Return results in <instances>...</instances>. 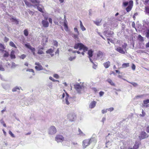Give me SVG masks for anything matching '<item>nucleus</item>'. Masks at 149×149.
I'll return each mask as SVG.
<instances>
[{
    "instance_id": "f257e3e1",
    "label": "nucleus",
    "mask_w": 149,
    "mask_h": 149,
    "mask_svg": "<svg viewBox=\"0 0 149 149\" xmlns=\"http://www.w3.org/2000/svg\"><path fill=\"white\" fill-rule=\"evenodd\" d=\"M74 48L75 49L79 48V50L83 49L84 52H86L88 50V48L81 43H76L74 46Z\"/></svg>"
},
{
    "instance_id": "f03ea898",
    "label": "nucleus",
    "mask_w": 149,
    "mask_h": 149,
    "mask_svg": "<svg viewBox=\"0 0 149 149\" xmlns=\"http://www.w3.org/2000/svg\"><path fill=\"white\" fill-rule=\"evenodd\" d=\"M74 87L78 93H80L81 91L84 89V86L82 84H80L77 83L74 85Z\"/></svg>"
},
{
    "instance_id": "7ed1b4c3",
    "label": "nucleus",
    "mask_w": 149,
    "mask_h": 149,
    "mask_svg": "<svg viewBox=\"0 0 149 149\" xmlns=\"http://www.w3.org/2000/svg\"><path fill=\"white\" fill-rule=\"evenodd\" d=\"M93 139H88L84 140L83 141V148H85L87 146L89 145L91 143V141Z\"/></svg>"
},
{
    "instance_id": "20e7f679",
    "label": "nucleus",
    "mask_w": 149,
    "mask_h": 149,
    "mask_svg": "<svg viewBox=\"0 0 149 149\" xmlns=\"http://www.w3.org/2000/svg\"><path fill=\"white\" fill-rule=\"evenodd\" d=\"M66 97L65 98V103L67 105H69L70 102H71V100L72 99H74V97H70L69 94H68L66 92Z\"/></svg>"
},
{
    "instance_id": "39448f33",
    "label": "nucleus",
    "mask_w": 149,
    "mask_h": 149,
    "mask_svg": "<svg viewBox=\"0 0 149 149\" xmlns=\"http://www.w3.org/2000/svg\"><path fill=\"white\" fill-rule=\"evenodd\" d=\"M48 132L50 134H54L56 132V130L54 126H51L49 129Z\"/></svg>"
},
{
    "instance_id": "423d86ee",
    "label": "nucleus",
    "mask_w": 149,
    "mask_h": 149,
    "mask_svg": "<svg viewBox=\"0 0 149 149\" xmlns=\"http://www.w3.org/2000/svg\"><path fill=\"white\" fill-rule=\"evenodd\" d=\"M149 135L145 132L143 131L139 136V138L140 140L144 139L148 137Z\"/></svg>"
},
{
    "instance_id": "0eeeda50",
    "label": "nucleus",
    "mask_w": 149,
    "mask_h": 149,
    "mask_svg": "<svg viewBox=\"0 0 149 149\" xmlns=\"http://www.w3.org/2000/svg\"><path fill=\"white\" fill-rule=\"evenodd\" d=\"M110 133H109L108 135L106 137V139L107 140V142L105 143L106 147V148H109L112 145L111 143L112 141V140L111 139H110V140H108L107 141V139H109V136L110 135Z\"/></svg>"
},
{
    "instance_id": "6e6552de",
    "label": "nucleus",
    "mask_w": 149,
    "mask_h": 149,
    "mask_svg": "<svg viewBox=\"0 0 149 149\" xmlns=\"http://www.w3.org/2000/svg\"><path fill=\"white\" fill-rule=\"evenodd\" d=\"M55 139L57 142H62L63 141L64 138L62 135H58L55 137Z\"/></svg>"
},
{
    "instance_id": "1a4fd4ad",
    "label": "nucleus",
    "mask_w": 149,
    "mask_h": 149,
    "mask_svg": "<svg viewBox=\"0 0 149 149\" xmlns=\"http://www.w3.org/2000/svg\"><path fill=\"white\" fill-rule=\"evenodd\" d=\"M103 33L104 35L107 37H110L113 34V32L110 31H105Z\"/></svg>"
},
{
    "instance_id": "9d476101",
    "label": "nucleus",
    "mask_w": 149,
    "mask_h": 149,
    "mask_svg": "<svg viewBox=\"0 0 149 149\" xmlns=\"http://www.w3.org/2000/svg\"><path fill=\"white\" fill-rule=\"evenodd\" d=\"M139 142L138 141H136L135 142L134 145L133 147H129L128 148V149H138L139 147Z\"/></svg>"
},
{
    "instance_id": "9b49d317",
    "label": "nucleus",
    "mask_w": 149,
    "mask_h": 149,
    "mask_svg": "<svg viewBox=\"0 0 149 149\" xmlns=\"http://www.w3.org/2000/svg\"><path fill=\"white\" fill-rule=\"evenodd\" d=\"M133 1L132 0H130L129 2V4L128 7L126 8V10L127 12L130 11L133 6Z\"/></svg>"
},
{
    "instance_id": "f8f14e48",
    "label": "nucleus",
    "mask_w": 149,
    "mask_h": 149,
    "mask_svg": "<svg viewBox=\"0 0 149 149\" xmlns=\"http://www.w3.org/2000/svg\"><path fill=\"white\" fill-rule=\"evenodd\" d=\"M68 118L70 121H73L75 119L76 116L74 114H70L68 115Z\"/></svg>"
},
{
    "instance_id": "ddd939ff",
    "label": "nucleus",
    "mask_w": 149,
    "mask_h": 149,
    "mask_svg": "<svg viewBox=\"0 0 149 149\" xmlns=\"http://www.w3.org/2000/svg\"><path fill=\"white\" fill-rule=\"evenodd\" d=\"M42 23L44 27H47L49 26V23L47 21L43 20L42 22Z\"/></svg>"
},
{
    "instance_id": "4468645a",
    "label": "nucleus",
    "mask_w": 149,
    "mask_h": 149,
    "mask_svg": "<svg viewBox=\"0 0 149 149\" xmlns=\"http://www.w3.org/2000/svg\"><path fill=\"white\" fill-rule=\"evenodd\" d=\"M96 104V102L95 101H92L89 105V107L91 109H93L94 108Z\"/></svg>"
},
{
    "instance_id": "2eb2a0df",
    "label": "nucleus",
    "mask_w": 149,
    "mask_h": 149,
    "mask_svg": "<svg viewBox=\"0 0 149 149\" xmlns=\"http://www.w3.org/2000/svg\"><path fill=\"white\" fill-rule=\"evenodd\" d=\"M116 49L117 52L121 54H124L125 53V52L120 47H118Z\"/></svg>"
},
{
    "instance_id": "dca6fc26",
    "label": "nucleus",
    "mask_w": 149,
    "mask_h": 149,
    "mask_svg": "<svg viewBox=\"0 0 149 149\" xmlns=\"http://www.w3.org/2000/svg\"><path fill=\"white\" fill-rule=\"evenodd\" d=\"M103 56V53L101 51H99L97 55V58H101Z\"/></svg>"
},
{
    "instance_id": "f3484780",
    "label": "nucleus",
    "mask_w": 149,
    "mask_h": 149,
    "mask_svg": "<svg viewBox=\"0 0 149 149\" xmlns=\"http://www.w3.org/2000/svg\"><path fill=\"white\" fill-rule=\"evenodd\" d=\"M15 52L14 51L12 50L10 53V56L11 59H14L16 58L15 55Z\"/></svg>"
},
{
    "instance_id": "a211bd4d",
    "label": "nucleus",
    "mask_w": 149,
    "mask_h": 149,
    "mask_svg": "<svg viewBox=\"0 0 149 149\" xmlns=\"http://www.w3.org/2000/svg\"><path fill=\"white\" fill-rule=\"evenodd\" d=\"M64 26L65 27V30L66 31H68V29L67 25V22L66 19H65L64 21Z\"/></svg>"
},
{
    "instance_id": "6ab92c4d",
    "label": "nucleus",
    "mask_w": 149,
    "mask_h": 149,
    "mask_svg": "<svg viewBox=\"0 0 149 149\" xmlns=\"http://www.w3.org/2000/svg\"><path fill=\"white\" fill-rule=\"evenodd\" d=\"M35 68L37 71H40L44 70L43 68L41 65L36 66L35 67Z\"/></svg>"
},
{
    "instance_id": "aec40b11",
    "label": "nucleus",
    "mask_w": 149,
    "mask_h": 149,
    "mask_svg": "<svg viewBox=\"0 0 149 149\" xmlns=\"http://www.w3.org/2000/svg\"><path fill=\"white\" fill-rule=\"evenodd\" d=\"M93 51L91 49L89 50L88 51V55L89 58H91L93 56Z\"/></svg>"
},
{
    "instance_id": "412c9836",
    "label": "nucleus",
    "mask_w": 149,
    "mask_h": 149,
    "mask_svg": "<svg viewBox=\"0 0 149 149\" xmlns=\"http://www.w3.org/2000/svg\"><path fill=\"white\" fill-rule=\"evenodd\" d=\"M110 65V62L108 61L104 63V67L106 68H108Z\"/></svg>"
},
{
    "instance_id": "4be33fe9",
    "label": "nucleus",
    "mask_w": 149,
    "mask_h": 149,
    "mask_svg": "<svg viewBox=\"0 0 149 149\" xmlns=\"http://www.w3.org/2000/svg\"><path fill=\"white\" fill-rule=\"evenodd\" d=\"M5 49V48L4 45L0 43V52H3V51H4V49Z\"/></svg>"
},
{
    "instance_id": "5701e85b",
    "label": "nucleus",
    "mask_w": 149,
    "mask_h": 149,
    "mask_svg": "<svg viewBox=\"0 0 149 149\" xmlns=\"http://www.w3.org/2000/svg\"><path fill=\"white\" fill-rule=\"evenodd\" d=\"M145 12L146 13L149 15V7L148 6H145Z\"/></svg>"
},
{
    "instance_id": "b1692460",
    "label": "nucleus",
    "mask_w": 149,
    "mask_h": 149,
    "mask_svg": "<svg viewBox=\"0 0 149 149\" xmlns=\"http://www.w3.org/2000/svg\"><path fill=\"white\" fill-rule=\"evenodd\" d=\"M102 19L99 20L97 21H93V22L97 26H99L100 25V24L101 22Z\"/></svg>"
},
{
    "instance_id": "393cba45",
    "label": "nucleus",
    "mask_w": 149,
    "mask_h": 149,
    "mask_svg": "<svg viewBox=\"0 0 149 149\" xmlns=\"http://www.w3.org/2000/svg\"><path fill=\"white\" fill-rule=\"evenodd\" d=\"M107 81L110 84V85L112 86H115V84L113 82L112 80L110 79H108L107 80Z\"/></svg>"
},
{
    "instance_id": "a878e982",
    "label": "nucleus",
    "mask_w": 149,
    "mask_h": 149,
    "mask_svg": "<svg viewBox=\"0 0 149 149\" xmlns=\"http://www.w3.org/2000/svg\"><path fill=\"white\" fill-rule=\"evenodd\" d=\"M71 35L72 36V37L76 40H77L79 38L78 37V36L79 35H78L77 34H75L72 33Z\"/></svg>"
},
{
    "instance_id": "bb28decb",
    "label": "nucleus",
    "mask_w": 149,
    "mask_h": 149,
    "mask_svg": "<svg viewBox=\"0 0 149 149\" xmlns=\"http://www.w3.org/2000/svg\"><path fill=\"white\" fill-rule=\"evenodd\" d=\"M3 52H5V53L3 55V57H7L9 56V54L8 52L6 51V50H4L3 51Z\"/></svg>"
},
{
    "instance_id": "cd10ccee",
    "label": "nucleus",
    "mask_w": 149,
    "mask_h": 149,
    "mask_svg": "<svg viewBox=\"0 0 149 149\" xmlns=\"http://www.w3.org/2000/svg\"><path fill=\"white\" fill-rule=\"evenodd\" d=\"M20 88H21V87L16 86L12 89V91L13 92H15L17 91V90H19Z\"/></svg>"
},
{
    "instance_id": "c85d7f7f",
    "label": "nucleus",
    "mask_w": 149,
    "mask_h": 149,
    "mask_svg": "<svg viewBox=\"0 0 149 149\" xmlns=\"http://www.w3.org/2000/svg\"><path fill=\"white\" fill-rule=\"evenodd\" d=\"M10 19L12 20L13 22H15L17 24H18V21L16 18L12 17Z\"/></svg>"
},
{
    "instance_id": "c756f323",
    "label": "nucleus",
    "mask_w": 149,
    "mask_h": 149,
    "mask_svg": "<svg viewBox=\"0 0 149 149\" xmlns=\"http://www.w3.org/2000/svg\"><path fill=\"white\" fill-rule=\"evenodd\" d=\"M24 1L26 5L28 6L31 7L32 5L31 4L28 2L26 0H24Z\"/></svg>"
},
{
    "instance_id": "7c9ffc66",
    "label": "nucleus",
    "mask_w": 149,
    "mask_h": 149,
    "mask_svg": "<svg viewBox=\"0 0 149 149\" xmlns=\"http://www.w3.org/2000/svg\"><path fill=\"white\" fill-rule=\"evenodd\" d=\"M26 71L27 72H31L33 73V75H35V74L34 73V70L32 69H27L26 70Z\"/></svg>"
},
{
    "instance_id": "2f4dec72",
    "label": "nucleus",
    "mask_w": 149,
    "mask_h": 149,
    "mask_svg": "<svg viewBox=\"0 0 149 149\" xmlns=\"http://www.w3.org/2000/svg\"><path fill=\"white\" fill-rule=\"evenodd\" d=\"M53 50L52 49H50L46 51V53L47 54H51L53 53Z\"/></svg>"
},
{
    "instance_id": "473e14b6",
    "label": "nucleus",
    "mask_w": 149,
    "mask_h": 149,
    "mask_svg": "<svg viewBox=\"0 0 149 149\" xmlns=\"http://www.w3.org/2000/svg\"><path fill=\"white\" fill-rule=\"evenodd\" d=\"M36 5V6H37V9L39 11H40L41 12H42V13L43 12L42 9V8H41L39 6V5L37 4V5Z\"/></svg>"
},
{
    "instance_id": "72a5a7b5",
    "label": "nucleus",
    "mask_w": 149,
    "mask_h": 149,
    "mask_svg": "<svg viewBox=\"0 0 149 149\" xmlns=\"http://www.w3.org/2000/svg\"><path fill=\"white\" fill-rule=\"evenodd\" d=\"M146 36L148 39H149V29L146 30Z\"/></svg>"
},
{
    "instance_id": "f704fd0d",
    "label": "nucleus",
    "mask_w": 149,
    "mask_h": 149,
    "mask_svg": "<svg viewBox=\"0 0 149 149\" xmlns=\"http://www.w3.org/2000/svg\"><path fill=\"white\" fill-rule=\"evenodd\" d=\"M129 66V63H124L122 64V67L123 68H125Z\"/></svg>"
},
{
    "instance_id": "c9c22d12",
    "label": "nucleus",
    "mask_w": 149,
    "mask_h": 149,
    "mask_svg": "<svg viewBox=\"0 0 149 149\" xmlns=\"http://www.w3.org/2000/svg\"><path fill=\"white\" fill-rule=\"evenodd\" d=\"M24 35L26 36H28L29 32L28 30L26 29L24 30Z\"/></svg>"
},
{
    "instance_id": "e433bc0d",
    "label": "nucleus",
    "mask_w": 149,
    "mask_h": 149,
    "mask_svg": "<svg viewBox=\"0 0 149 149\" xmlns=\"http://www.w3.org/2000/svg\"><path fill=\"white\" fill-rule=\"evenodd\" d=\"M9 45L12 47H15V48L16 47L14 43L12 41H11L10 42Z\"/></svg>"
},
{
    "instance_id": "4c0bfd02",
    "label": "nucleus",
    "mask_w": 149,
    "mask_h": 149,
    "mask_svg": "<svg viewBox=\"0 0 149 149\" xmlns=\"http://www.w3.org/2000/svg\"><path fill=\"white\" fill-rule=\"evenodd\" d=\"M78 132H79V134L81 136H84L85 135V134L83 133L79 128L78 129Z\"/></svg>"
},
{
    "instance_id": "58836bf2",
    "label": "nucleus",
    "mask_w": 149,
    "mask_h": 149,
    "mask_svg": "<svg viewBox=\"0 0 149 149\" xmlns=\"http://www.w3.org/2000/svg\"><path fill=\"white\" fill-rule=\"evenodd\" d=\"M53 44L54 46L56 47H57L58 45V42L55 40H53Z\"/></svg>"
},
{
    "instance_id": "ea45409f",
    "label": "nucleus",
    "mask_w": 149,
    "mask_h": 149,
    "mask_svg": "<svg viewBox=\"0 0 149 149\" xmlns=\"http://www.w3.org/2000/svg\"><path fill=\"white\" fill-rule=\"evenodd\" d=\"M146 115V113L143 109H142V114H140V116L141 117H144Z\"/></svg>"
},
{
    "instance_id": "a19ab883",
    "label": "nucleus",
    "mask_w": 149,
    "mask_h": 149,
    "mask_svg": "<svg viewBox=\"0 0 149 149\" xmlns=\"http://www.w3.org/2000/svg\"><path fill=\"white\" fill-rule=\"evenodd\" d=\"M138 38H139V40L141 41H143L144 40L143 38L140 35H139L138 36Z\"/></svg>"
},
{
    "instance_id": "79ce46f5",
    "label": "nucleus",
    "mask_w": 149,
    "mask_h": 149,
    "mask_svg": "<svg viewBox=\"0 0 149 149\" xmlns=\"http://www.w3.org/2000/svg\"><path fill=\"white\" fill-rule=\"evenodd\" d=\"M143 104H146L149 103V99H147L143 101Z\"/></svg>"
},
{
    "instance_id": "37998d69",
    "label": "nucleus",
    "mask_w": 149,
    "mask_h": 149,
    "mask_svg": "<svg viewBox=\"0 0 149 149\" xmlns=\"http://www.w3.org/2000/svg\"><path fill=\"white\" fill-rule=\"evenodd\" d=\"M127 81L128 82H129V83L131 84L134 86L136 87V86H137L138 85L136 83L133 82H129L128 81Z\"/></svg>"
},
{
    "instance_id": "c03bdc74",
    "label": "nucleus",
    "mask_w": 149,
    "mask_h": 149,
    "mask_svg": "<svg viewBox=\"0 0 149 149\" xmlns=\"http://www.w3.org/2000/svg\"><path fill=\"white\" fill-rule=\"evenodd\" d=\"M90 139H93L91 141V143L93 142L94 143H95L97 141L95 138H91Z\"/></svg>"
},
{
    "instance_id": "a18cd8bd",
    "label": "nucleus",
    "mask_w": 149,
    "mask_h": 149,
    "mask_svg": "<svg viewBox=\"0 0 149 149\" xmlns=\"http://www.w3.org/2000/svg\"><path fill=\"white\" fill-rule=\"evenodd\" d=\"M38 53L39 54H44V52L41 49H39L38 50Z\"/></svg>"
},
{
    "instance_id": "49530a36",
    "label": "nucleus",
    "mask_w": 149,
    "mask_h": 149,
    "mask_svg": "<svg viewBox=\"0 0 149 149\" xmlns=\"http://www.w3.org/2000/svg\"><path fill=\"white\" fill-rule=\"evenodd\" d=\"M75 58H76L75 56H74V57L70 56L69 58V60L70 61H73V60L75 59Z\"/></svg>"
},
{
    "instance_id": "de8ad7c7",
    "label": "nucleus",
    "mask_w": 149,
    "mask_h": 149,
    "mask_svg": "<svg viewBox=\"0 0 149 149\" xmlns=\"http://www.w3.org/2000/svg\"><path fill=\"white\" fill-rule=\"evenodd\" d=\"M47 86H48L50 89L52 88V85L51 82L49 83L47 85Z\"/></svg>"
},
{
    "instance_id": "09e8293b",
    "label": "nucleus",
    "mask_w": 149,
    "mask_h": 149,
    "mask_svg": "<svg viewBox=\"0 0 149 149\" xmlns=\"http://www.w3.org/2000/svg\"><path fill=\"white\" fill-rule=\"evenodd\" d=\"M128 3H129V2L128 3L127 1H125V2H124L123 3V6L125 7H126L128 5Z\"/></svg>"
},
{
    "instance_id": "8fccbe9b",
    "label": "nucleus",
    "mask_w": 149,
    "mask_h": 149,
    "mask_svg": "<svg viewBox=\"0 0 149 149\" xmlns=\"http://www.w3.org/2000/svg\"><path fill=\"white\" fill-rule=\"evenodd\" d=\"M25 46L27 48H29V49H30V48H31V46L30 45L26 44L25 45Z\"/></svg>"
},
{
    "instance_id": "3c124183",
    "label": "nucleus",
    "mask_w": 149,
    "mask_h": 149,
    "mask_svg": "<svg viewBox=\"0 0 149 149\" xmlns=\"http://www.w3.org/2000/svg\"><path fill=\"white\" fill-rule=\"evenodd\" d=\"M74 30L75 32H76L77 33L78 35H79V33L77 28L76 27L74 28Z\"/></svg>"
},
{
    "instance_id": "603ef678",
    "label": "nucleus",
    "mask_w": 149,
    "mask_h": 149,
    "mask_svg": "<svg viewBox=\"0 0 149 149\" xmlns=\"http://www.w3.org/2000/svg\"><path fill=\"white\" fill-rule=\"evenodd\" d=\"M53 76L54 77L57 79H58L59 78V76L58 75L56 74H54Z\"/></svg>"
},
{
    "instance_id": "864d4df0",
    "label": "nucleus",
    "mask_w": 149,
    "mask_h": 149,
    "mask_svg": "<svg viewBox=\"0 0 149 149\" xmlns=\"http://www.w3.org/2000/svg\"><path fill=\"white\" fill-rule=\"evenodd\" d=\"M114 110V109L113 107H111L108 109H107V110L108 111H111Z\"/></svg>"
},
{
    "instance_id": "5fc2aeb1",
    "label": "nucleus",
    "mask_w": 149,
    "mask_h": 149,
    "mask_svg": "<svg viewBox=\"0 0 149 149\" xmlns=\"http://www.w3.org/2000/svg\"><path fill=\"white\" fill-rule=\"evenodd\" d=\"M17 66V65L15 64V63L13 62L12 64L11 68H14Z\"/></svg>"
},
{
    "instance_id": "6e6d98bb",
    "label": "nucleus",
    "mask_w": 149,
    "mask_h": 149,
    "mask_svg": "<svg viewBox=\"0 0 149 149\" xmlns=\"http://www.w3.org/2000/svg\"><path fill=\"white\" fill-rule=\"evenodd\" d=\"M132 69L133 70H135L136 68V66L134 64H132Z\"/></svg>"
},
{
    "instance_id": "4d7b16f0",
    "label": "nucleus",
    "mask_w": 149,
    "mask_h": 149,
    "mask_svg": "<svg viewBox=\"0 0 149 149\" xmlns=\"http://www.w3.org/2000/svg\"><path fill=\"white\" fill-rule=\"evenodd\" d=\"M26 57V55L24 54L21 55L20 56V58L22 59H24Z\"/></svg>"
},
{
    "instance_id": "13d9d810",
    "label": "nucleus",
    "mask_w": 149,
    "mask_h": 149,
    "mask_svg": "<svg viewBox=\"0 0 149 149\" xmlns=\"http://www.w3.org/2000/svg\"><path fill=\"white\" fill-rule=\"evenodd\" d=\"M49 78V79L52 81H53L56 82V80L54 79L52 77H50Z\"/></svg>"
},
{
    "instance_id": "bf43d9fd",
    "label": "nucleus",
    "mask_w": 149,
    "mask_h": 149,
    "mask_svg": "<svg viewBox=\"0 0 149 149\" xmlns=\"http://www.w3.org/2000/svg\"><path fill=\"white\" fill-rule=\"evenodd\" d=\"M80 27L81 30L83 31H85L86 29L83 25L80 26Z\"/></svg>"
},
{
    "instance_id": "052dcab7",
    "label": "nucleus",
    "mask_w": 149,
    "mask_h": 149,
    "mask_svg": "<svg viewBox=\"0 0 149 149\" xmlns=\"http://www.w3.org/2000/svg\"><path fill=\"white\" fill-rule=\"evenodd\" d=\"M9 133L12 137H15V136L14 134H13L12 132L10 131H9Z\"/></svg>"
},
{
    "instance_id": "680f3d73",
    "label": "nucleus",
    "mask_w": 149,
    "mask_h": 149,
    "mask_svg": "<svg viewBox=\"0 0 149 149\" xmlns=\"http://www.w3.org/2000/svg\"><path fill=\"white\" fill-rule=\"evenodd\" d=\"M104 94V92L101 91L99 93L100 96V97H101Z\"/></svg>"
},
{
    "instance_id": "e2e57ef3",
    "label": "nucleus",
    "mask_w": 149,
    "mask_h": 149,
    "mask_svg": "<svg viewBox=\"0 0 149 149\" xmlns=\"http://www.w3.org/2000/svg\"><path fill=\"white\" fill-rule=\"evenodd\" d=\"M144 95H138L136 96V98H141L144 96Z\"/></svg>"
},
{
    "instance_id": "0e129e2a",
    "label": "nucleus",
    "mask_w": 149,
    "mask_h": 149,
    "mask_svg": "<svg viewBox=\"0 0 149 149\" xmlns=\"http://www.w3.org/2000/svg\"><path fill=\"white\" fill-rule=\"evenodd\" d=\"M9 40V39L8 38L5 37L4 39V41L6 42H7Z\"/></svg>"
},
{
    "instance_id": "69168bd1",
    "label": "nucleus",
    "mask_w": 149,
    "mask_h": 149,
    "mask_svg": "<svg viewBox=\"0 0 149 149\" xmlns=\"http://www.w3.org/2000/svg\"><path fill=\"white\" fill-rule=\"evenodd\" d=\"M0 70L1 71H4V69L2 67V66L0 65Z\"/></svg>"
},
{
    "instance_id": "338daca9",
    "label": "nucleus",
    "mask_w": 149,
    "mask_h": 149,
    "mask_svg": "<svg viewBox=\"0 0 149 149\" xmlns=\"http://www.w3.org/2000/svg\"><path fill=\"white\" fill-rule=\"evenodd\" d=\"M28 12H29V14H30V15H33L34 14V13L31 10H29L28 11Z\"/></svg>"
},
{
    "instance_id": "774afa93",
    "label": "nucleus",
    "mask_w": 149,
    "mask_h": 149,
    "mask_svg": "<svg viewBox=\"0 0 149 149\" xmlns=\"http://www.w3.org/2000/svg\"><path fill=\"white\" fill-rule=\"evenodd\" d=\"M146 130L147 133H149V126L148 125L147 127Z\"/></svg>"
}]
</instances>
